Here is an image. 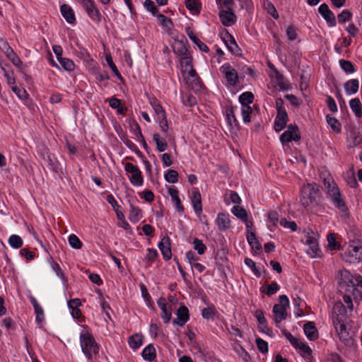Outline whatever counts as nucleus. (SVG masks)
I'll return each instance as SVG.
<instances>
[{
	"instance_id": "a18cd8bd",
	"label": "nucleus",
	"mask_w": 362,
	"mask_h": 362,
	"mask_svg": "<svg viewBox=\"0 0 362 362\" xmlns=\"http://www.w3.org/2000/svg\"><path fill=\"white\" fill-rule=\"evenodd\" d=\"M160 21V24L167 28L168 30H171L174 26L172 20L162 13H159L156 16Z\"/></svg>"
},
{
	"instance_id": "603ef678",
	"label": "nucleus",
	"mask_w": 362,
	"mask_h": 362,
	"mask_svg": "<svg viewBox=\"0 0 362 362\" xmlns=\"http://www.w3.org/2000/svg\"><path fill=\"white\" fill-rule=\"evenodd\" d=\"M165 180L170 183H176L178 182V173L172 169L168 170L164 175Z\"/></svg>"
},
{
	"instance_id": "9d476101",
	"label": "nucleus",
	"mask_w": 362,
	"mask_h": 362,
	"mask_svg": "<svg viewBox=\"0 0 362 362\" xmlns=\"http://www.w3.org/2000/svg\"><path fill=\"white\" fill-rule=\"evenodd\" d=\"M221 38L228 49L235 56H241L242 50L238 45L234 37L225 30V33L222 34Z\"/></svg>"
},
{
	"instance_id": "473e14b6",
	"label": "nucleus",
	"mask_w": 362,
	"mask_h": 362,
	"mask_svg": "<svg viewBox=\"0 0 362 362\" xmlns=\"http://www.w3.org/2000/svg\"><path fill=\"white\" fill-rule=\"evenodd\" d=\"M346 93L348 95L355 94L358 91L359 81L358 79H350L344 85Z\"/></svg>"
},
{
	"instance_id": "4be33fe9",
	"label": "nucleus",
	"mask_w": 362,
	"mask_h": 362,
	"mask_svg": "<svg viewBox=\"0 0 362 362\" xmlns=\"http://www.w3.org/2000/svg\"><path fill=\"white\" fill-rule=\"evenodd\" d=\"M349 148H354L362 144V134L355 129H351L347 134Z\"/></svg>"
},
{
	"instance_id": "b1692460",
	"label": "nucleus",
	"mask_w": 362,
	"mask_h": 362,
	"mask_svg": "<svg viewBox=\"0 0 362 362\" xmlns=\"http://www.w3.org/2000/svg\"><path fill=\"white\" fill-rule=\"evenodd\" d=\"M247 240L251 247L252 250L256 253L262 252V247L259 240H257L255 232H248L246 234Z\"/></svg>"
},
{
	"instance_id": "09e8293b",
	"label": "nucleus",
	"mask_w": 362,
	"mask_h": 362,
	"mask_svg": "<svg viewBox=\"0 0 362 362\" xmlns=\"http://www.w3.org/2000/svg\"><path fill=\"white\" fill-rule=\"evenodd\" d=\"M339 65H340L341 69L346 74H351V73L355 72V71H356L353 63L350 61L345 60V59H340Z\"/></svg>"
},
{
	"instance_id": "20e7f679",
	"label": "nucleus",
	"mask_w": 362,
	"mask_h": 362,
	"mask_svg": "<svg viewBox=\"0 0 362 362\" xmlns=\"http://www.w3.org/2000/svg\"><path fill=\"white\" fill-rule=\"evenodd\" d=\"M342 257L350 263L362 260V243L359 240L356 245H349Z\"/></svg>"
},
{
	"instance_id": "423d86ee",
	"label": "nucleus",
	"mask_w": 362,
	"mask_h": 362,
	"mask_svg": "<svg viewBox=\"0 0 362 362\" xmlns=\"http://www.w3.org/2000/svg\"><path fill=\"white\" fill-rule=\"evenodd\" d=\"M301 139L298 127L296 124H291L287 127V130L280 136V141L283 145L291 141H299Z\"/></svg>"
},
{
	"instance_id": "680f3d73",
	"label": "nucleus",
	"mask_w": 362,
	"mask_h": 362,
	"mask_svg": "<svg viewBox=\"0 0 362 362\" xmlns=\"http://www.w3.org/2000/svg\"><path fill=\"white\" fill-rule=\"evenodd\" d=\"M352 18V13L349 10H344L337 15V19L339 23H344L349 21Z\"/></svg>"
},
{
	"instance_id": "a878e982",
	"label": "nucleus",
	"mask_w": 362,
	"mask_h": 362,
	"mask_svg": "<svg viewBox=\"0 0 362 362\" xmlns=\"http://www.w3.org/2000/svg\"><path fill=\"white\" fill-rule=\"evenodd\" d=\"M192 203L196 214L199 216L202 212V204L201 194L197 189L192 192Z\"/></svg>"
},
{
	"instance_id": "f257e3e1",
	"label": "nucleus",
	"mask_w": 362,
	"mask_h": 362,
	"mask_svg": "<svg viewBox=\"0 0 362 362\" xmlns=\"http://www.w3.org/2000/svg\"><path fill=\"white\" fill-rule=\"evenodd\" d=\"M322 193L320 185L315 182L303 185L300 189V201L301 204L307 208L309 206L318 203L320 201Z\"/></svg>"
},
{
	"instance_id": "79ce46f5",
	"label": "nucleus",
	"mask_w": 362,
	"mask_h": 362,
	"mask_svg": "<svg viewBox=\"0 0 362 362\" xmlns=\"http://www.w3.org/2000/svg\"><path fill=\"white\" fill-rule=\"evenodd\" d=\"M4 54L18 68L21 67L23 64L22 61L13 49H7V51Z\"/></svg>"
},
{
	"instance_id": "58836bf2",
	"label": "nucleus",
	"mask_w": 362,
	"mask_h": 362,
	"mask_svg": "<svg viewBox=\"0 0 362 362\" xmlns=\"http://www.w3.org/2000/svg\"><path fill=\"white\" fill-rule=\"evenodd\" d=\"M186 8L190 11L192 14H199L202 8L201 3L197 0H186Z\"/></svg>"
},
{
	"instance_id": "dca6fc26",
	"label": "nucleus",
	"mask_w": 362,
	"mask_h": 362,
	"mask_svg": "<svg viewBox=\"0 0 362 362\" xmlns=\"http://www.w3.org/2000/svg\"><path fill=\"white\" fill-rule=\"evenodd\" d=\"M157 303L162 311L160 316L163 320V322L165 324L168 323L172 317V310L170 308L169 309L168 308V304L166 303L165 298L163 297H160L158 300Z\"/></svg>"
},
{
	"instance_id": "39448f33",
	"label": "nucleus",
	"mask_w": 362,
	"mask_h": 362,
	"mask_svg": "<svg viewBox=\"0 0 362 362\" xmlns=\"http://www.w3.org/2000/svg\"><path fill=\"white\" fill-rule=\"evenodd\" d=\"M220 71L226 79L227 86H235L238 85L239 83L238 74L236 69L229 63L223 64L220 68Z\"/></svg>"
},
{
	"instance_id": "2eb2a0df",
	"label": "nucleus",
	"mask_w": 362,
	"mask_h": 362,
	"mask_svg": "<svg viewBox=\"0 0 362 362\" xmlns=\"http://www.w3.org/2000/svg\"><path fill=\"white\" fill-rule=\"evenodd\" d=\"M288 121V115L286 111H278L274 119V129L276 132L283 130Z\"/></svg>"
},
{
	"instance_id": "7c9ffc66",
	"label": "nucleus",
	"mask_w": 362,
	"mask_h": 362,
	"mask_svg": "<svg viewBox=\"0 0 362 362\" xmlns=\"http://www.w3.org/2000/svg\"><path fill=\"white\" fill-rule=\"evenodd\" d=\"M49 262L52 269L54 271L57 276L62 279L64 284H66L68 281V279L62 272L59 264L53 259V257L51 255H49Z\"/></svg>"
},
{
	"instance_id": "e2e57ef3",
	"label": "nucleus",
	"mask_w": 362,
	"mask_h": 362,
	"mask_svg": "<svg viewBox=\"0 0 362 362\" xmlns=\"http://www.w3.org/2000/svg\"><path fill=\"white\" fill-rule=\"evenodd\" d=\"M11 89L20 99L26 100L28 98L29 95L24 88L13 86Z\"/></svg>"
},
{
	"instance_id": "7ed1b4c3",
	"label": "nucleus",
	"mask_w": 362,
	"mask_h": 362,
	"mask_svg": "<svg viewBox=\"0 0 362 362\" xmlns=\"http://www.w3.org/2000/svg\"><path fill=\"white\" fill-rule=\"evenodd\" d=\"M288 307L289 300L287 296H279V303L275 304L273 307V313L274 314V322L276 324H279L282 320H286L287 317L286 308Z\"/></svg>"
},
{
	"instance_id": "412c9836",
	"label": "nucleus",
	"mask_w": 362,
	"mask_h": 362,
	"mask_svg": "<svg viewBox=\"0 0 362 362\" xmlns=\"http://www.w3.org/2000/svg\"><path fill=\"white\" fill-rule=\"evenodd\" d=\"M224 114L226 115V121L228 125H230L231 127H235L237 129H239L240 124L235 115L234 107L231 105L226 107Z\"/></svg>"
},
{
	"instance_id": "393cba45",
	"label": "nucleus",
	"mask_w": 362,
	"mask_h": 362,
	"mask_svg": "<svg viewBox=\"0 0 362 362\" xmlns=\"http://www.w3.org/2000/svg\"><path fill=\"white\" fill-rule=\"evenodd\" d=\"M185 31H186V33L188 35L189 38L192 41L193 43H194L199 47V49L201 51L206 52V53L209 52V49L208 46L205 43L202 42L195 35V34L194 33V32L191 29V28H189V27L186 28Z\"/></svg>"
},
{
	"instance_id": "72a5a7b5",
	"label": "nucleus",
	"mask_w": 362,
	"mask_h": 362,
	"mask_svg": "<svg viewBox=\"0 0 362 362\" xmlns=\"http://www.w3.org/2000/svg\"><path fill=\"white\" fill-rule=\"evenodd\" d=\"M153 141L156 143V149L158 152H163L168 147V144L166 140L161 137L160 135L158 133H154L153 134Z\"/></svg>"
},
{
	"instance_id": "c85d7f7f",
	"label": "nucleus",
	"mask_w": 362,
	"mask_h": 362,
	"mask_svg": "<svg viewBox=\"0 0 362 362\" xmlns=\"http://www.w3.org/2000/svg\"><path fill=\"white\" fill-rule=\"evenodd\" d=\"M280 288L279 285L276 281L269 284L266 281L264 286L260 288L261 293H265L268 296L275 294Z\"/></svg>"
},
{
	"instance_id": "a19ab883",
	"label": "nucleus",
	"mask_w": 362,
	"mask_h": 362,
	"mask_svg": "<svg viewBox=\"0 0 362 362\" xmlns=\"http://www.w3.org/2000/svg\"><path fill=\"white\" fill-rule=\"evenodd\" d=\"M340 282H346L347 284L353 283L355 287L362 288V276L356 274L355 276L349 275L347 278L341 279Z\"/></svg>"
},
{
	"instance_id": "9b49d317",
	"label": "nucleus",
	"mask_w": 362,
	"mask_h": 362,
	"mask_svg": "<svg viewBox=\"0 0 362 362\" xmlns=\"http://www.w3.org/2000/svg\"><path fill=\"white\" fill-rule=\"evenodd\" d=\"M339 289L342 292H349V294L354 298L356 302L362 300V292L353 283L347 284L346 282L339 283Z\"/></svg>"
},
{
	"instance_id": "f8f14e48",
	"label": "nucleus",
	"mask_w": 362,
	"mask_h": 362,
	"mask_svg": "<svg viewBox=\"0 0 362 362\" xmlns=\"http://www.w3.org/2000/svg\"><path fill=\"white\" fill-rule=\"evenodd\" d=\"M319 13L326 21L329 27H334L337 25L336 17L334 13L329 8L327 4L324 3L318 8Z\"/></svg>"
},
{
	"instance_id": "c03bdc74",
	"label": "nucleus",
	"mask_w": 362,
	"mask_h": 362,
	"mask_svg": "<svg viewBox=\"0 0 362 362\" xmlns=\"http://www.w3.org/2000/svg\"><path fill=\"white\" fill-rule=\"evenodd\" d=\"M151 105L153 108L156 114L158 115V118L163 117V115H166L165 110L156 98H153L152 100H151Z\"/></svg>"
},
{
	"instance_id": "c756f323",
	"label": "nucleus",
	"mask_w": 362,
	"mask_h": 362,
	"mask_svg": "<svg viewBox=\"0 0 362 362\" xmlns=\"http://www.w3.org/2000/svg\"><path fill=\"white\" fill-rule=\"evenodd\" d=\"M141 356L147 361L153 362L156 357V351L153 344L147 345L142 351Z\"/></svg>"
},
{
	"instance_id": "f3484780",
	"label": "nucleus",
	"mask_w": 362,
	"mask_h": 362,
	"mask_svg": "<svg viewBox=\"0 0 362 362\" xmlns=\"http://www.w3.org/2000/svg\"><path fill=\"white\" fill-rule=\"evenodd\" d=\"M299 354L304 358L306 362H313V357L312 355V349L305 343L299 341L298 346L294 347Z\"/></svg>"
},
{
	"instance_id": "69168bd1",
	"label": "nucleus",
	"mask_w": 362,
	"mask_h": 362,
	"mask_svg": "<svg viewBox=\"0 0 362 362\" xmlns=\"http://www.w3.org/2000/svg\"><path fill=\"white\" fill-rule=\"evenodd\" d=\"M340 340L346 346H351L353 344V339L349 337V332H338Z\"/></svg>"
},
{
	"instance_id": "6e6552de",
	"label": "nucleus",
	"mask_w": 362,
	"mask_h": 362,
	"mask_svg": "<svg viewBox=\"0 0 362 362\" xmlns=\"http://www.w3.org/2000/svg\"><path fill=\"white\" fill-rule=\"evenodd\" d=\"M124 170L132 175L129 177L130 182L134 186H141L144 183L142 174L139 168L132 163H127L124 165Z\"/></svg>"
},
{
	"instance_id": "13d9d810",
	"label": "nucleus",
	"mask_w": 362,
	"mask_h": 362,
	"mask_svg": "<svg viewBox=\"0 0 362 362\" xmlns=\"http://www.w3.org/2000/svg\"><path fill=\"white\" fill-rule=\"evenodd\" d=\"M253 110L252 107H241V113L244 123H250L251 121V115Z\"/></svg>"
},
{
	"instance_id": "0e129e2a",
	"label": "nucleus",
	"mask_w": 362,
	"mask_h": 362,
	"mask_svg": "<svg viewBox=\"0 0 362 362\" xmlns=\"http://www.w3.org/2000/svg\"><path fill=\"white\" fill-rule=\"evenodd\" d=\"M244 262L245 264L252 269L257 277L261 276V273L259 269L257 268L255 262L252 259L246 257Z\"/></svg>"
},
{
	"instance_id": "f03ea898",
	"label": "nucleus",
	"mask_w": 362,
	"mask_h": 362,
	"mask_svg": "<svg viewBox=\"0 0 362 362\" xmlns=\"http://www.w3.org/2000/svg\"><path fill=\"white\" fill-rule=\"evenodd\" d=\"M80 343L83 353L89 360L92 358V354H98L99 346L95 338L88 332L81 334Z\"/></svg>"
},
{
	"instance_id": "338daca9",
	"label": "nucleus",
	"mask_w": 362,
	"mask_h": 362,
	"mask_svg": "<svg viewBox=\"0 0 362 362\" xmlns=\"http://www.w3.org/2000/svg\"><path fill=\"white\" fill-rule=\"evenodd\" d=\"M279 223L283 227L290 228L293 232L296 231L298 229V226L295 221H288L285 218H282L279 221Z\"/></svg>"
},
{
	"instance_id": "aec40b11",
	"label": "nucleus",
	"mask_w": 362,
	"mask_h": 362,
	"mask_svg": "<svg viewBox=\"0 0 362 362\" xmlns=\"http://www.w3.org/2000/svg\"><path fill=\"white\" fill-rule=\"evenodd\" d=\"M303 331L307 338L310 341H315L319 337L318 331L313 322H307L303 325Z\"/></svg>"
},
{
	"instance_id": "f704fd0d",
	"label": "nucleus",
	"mask_w": 362,
	"mask_h": 362,
	"mask_svg": "<svg viewBox=\"0 0 362 362\" xmlns=\"http://www.w3.org/2000/svg\"><path fill=\"white\" fill-rule=\"evenodd\" d=\"M143 335L141 334H134L128 339V344L132 349H138L143 344Z\"/></svg>"
},
{
	"instance_id": "4c0bfd02",
	"label": "nucleus",
	"mask_w": 362,
	"mask_h": 362,
	"mask_svg": "<svg viewBox=\"0 0 362 362\" xmlns=\"http://www.w3.org/2000/svg\"><path fill=\"white\" fill-rule=\"evenodd\" d=\"M350 107L352 112L355 114L358 118L362 117V105L358 98H353L349 102Z\"/></svg>"
},
{
	"instance_id": "ddd939ff",
	"label": "nucleus",
	"mask_w": 362,
	"mask_h": 362,
	"mask_svg": "<svg viewBox=\"0 0 362 362\" xmlns=\"http://www.w3.org/2000/svg\"><path fill=\"white\" fill-rule=\"evenodd\" d=\"M158 247L165 261L172 258L171 240L168 235H166L161 239L158 243Z\"/></svg>"
},
{
	"instance_id": "e433bc0d",
	"label": "nucleus",
	"mask_w": 362,
	"mask_h": 362,
	"mask_svg": "<svg viewBox=\"0 0 362 362\" xmlns=\"http://www.w3.org/2000/svg\"><path fill=\"white\" fill-rule=\"evenodd\" d=\"M254 94L250 91H246L243 93L239 96V102L241 104V107H250V104H252L254 101Z\"/></svg>"
},
{
	"instance_id": "a211bd4d",
	"label": "nucleus",
	"mask_w": 362,
	"mask_h": 362,
	"mask_svg": "<svg viewBox=\"0 0 362 362\" xmlns=\"http://www.w3.org/2000/svg\"><path fill=\"white\" fill-rule=\"evenodd\" d=\"M219 18L221 23L227 27L233 25L236 21V16L233 11H221L219 12Z\"/></svg>"
},
{
	"instance_id": "de8ad7c7",
	"label": "nucleus",
	"mask_w": 362,
	"mask_h": 362,
	"mask_svg": "<svg viewBox=\"0 0 362 362\" xmlns=\"http://www.w3.org/2000/svg\"><path fill=\"white\" fill-rule=\"evenodd\" d=\"M264 7L267 11V13L271 15L274 19L276 20L279 18V16L274 5L270 1L267 0L264 3Z\"/></svg>"
},
{
	"instance_id": "6e6d98bb",
	"label": "nucleus",
	"mask_w": 362,
	"mask_h": 362,
	"mask_svg": "<svg viewBox=\"0 0 362 362\" xmlns=\"http://www.w3.org/2000/svg\"><path fill=\"white\" fill-rule=\"evenodd\" d=\"M194 249L197 251L199 255H203L206 250V246L203 243L202 240L197 238L193 240Z\"/></svg>"
},
{
	"instance_id": "3c124183",
	"label": "nucleus",
	"mask_w": 362,
	"mask_h": 362,
	"mask_svg": "<svg viewBox=\"0 0 362 362\" xmlns=\"http://www.w3.org/2000/svg\"><path fill=\"white\" fill-rule=\"evenodd\" d=\"M58 61L64 70L68 71H71L74 70L75 64L71 59L62 57L60 58Z\"/></svg>"
},
{
	"instance_id": "774afa93",
	"label": "nucleus",
	"mask_w": 362,
	"mask_h": 362,
	"mask_svg": "<svg viewBox=\"0 0 362 362\" xmlns=\"http://www.w3.org/2000/svg\"><path fill=\"white\" fill-rule=\"evenodd\" d=\"M333 325L338 332H347L346 325L339 317H337L336 319H333Z\"/></svg>"
},
{
	"instance_id": "864d4df0",
	"label": "nucleus",
	"mask_w": 362,
	"mask_h": 362,
	"mask_svg": "<svg viewBox=\"0 0 362 362\" xmlns=\"http://www.w3.org/2000/svg\"><path fill=\"white\" fill-rule=\"evenodd\" d=\"M141 209L135 206L132 204H130V214H129V220L132 222H137L139 219V216L141 215Z\"/></svg>"
},
{
	"instance_id": "bf43d9fd",
	"label": "nucleus",
	"mask_w": 362,
	"mask_h": 362,
	"mask_svg": "<svg viewBox=\"0 0 362 362\" xmlns=\"http://www.w3.org/2000/svg\"><path fill=\"white\" fill-rule=\"evenodd\" d=\"M69 243L74 249H81L83 246L82 242L75 234H71L69 235Z\"/></svg>"
},
{
	"instance_id": "ea45409f",
	"label": "nucleus",
	"mask_w": 362,
	"mask_h": 362,
	"mask_svg": "<svg viewBox=\"0 0 362 362\" xmlns=\"http://www.w3.org/2000/svg\"><path fill=\"white\" fill-rule=\"evenodd\" d=\"M173 50L175 54L182 57L188 55L189 54L186 45L182 41L176 42L173 47Z\"/></svg>"
},
{
	"instance_id": "5701e85b",
	"label": "nucleus",
	"mask_w": 362,
	"mask_h": 362,
	"mask_svg": "<svg viewBox=\"0 0 362 362\" xmlns=\"http://www.w3.org/2000/svg\"><path fill=\"white\" fill-rule=\"evenodd\" d=\"M60 11L68 23L74 24L76 23L75 13L69 5L62 4L60 6Z\"/></svg>"
},
{
	"instance_id": "1a4fd4ad",
	"label": "nucleus",
	"mask_w": 362,
	"mask_h": 362,
	"mask_svg": "<svg viewBox=\"0 0 362 362\" xmlns=\"http://www.w3.org/2000/svg\"><path fill=\"white\" fill-rule=\"evenodd\" d=\"M329 198L333 205L340 211L345 212L348 210L345 201L342 198V195L338 187H332L327 193Z\"/></svg>"
},
{
	"instance_id": "2f4dec72",
	"label": "nucleus",
	"mask_w": 362,
	"mask_h": 362,
	"mask_svg": "<svg viewBox=\"0 0 362 362\" xmlns=\"http://www.w3.org/2000/svg\"><path fill=\"white\" fill-rule=\"evenodd\" d=\"M218 228L221 231L226 230L230 225V219L228 214L219 213L216 220Z\"/></svg>"
},
{
	"instance_id": "052dcab7",
	"label": "nucleus",
	"mask_w": 362,
	"mask_h": 362,
	"mask_svg": "<svg viewBox=\"0 0 362 362\" xmlns=\"http://www.w3.org/2000/svg\"><path fill=\"white\" fill-rule=\"evenodd\" d=\"M255 343L257 344L258 350L262 354H267L268 352V343L266 341L263 340L260 337H257L255 339Z\"/></svg>"
},
{
	"instance_id": "8fccbe9b",
	"label": "nucleus",
	"mask_w": 362,
	"mask_h": 362,
	"mask_svg": "<svg viewBox=\"0 0 362 362\" xmlns=\"http://www.w3.org/2000/svg\"><path fill=\"white\" fill-rule=\"evenodd\" d=\"M23 240L18 235H12L8 238V244L14 249H18L23 245Z\"/></svg>"
},
{
	"instance_id": "0eeeda50",
	"label": "nucleus",
	"mask_w": 362,
	"mask_h": 362,
	"mask_svg": "<svg viewBox=\"0 0 362 362\" xmlns=\"http://www.w3.org/2000/svg\"><path fill=\"white\" fill-rule=\"evenodd\" d=\"M82 5L89 18L97 25H99L102 15L94 0H81Z\"/></svg>"
},
{
	"instance_id": "c9c22d12",
	"label": "nucleus",
	"mask_w": 362,
	"mask_h": 362,
	"mask_svg": "<svg viewBox=\"0 0 362 362\" xmlns=\"http://www.w3.org/2000/svg\"><path fill=\"white\" fill-rule=\"evenodd\" d=\"M219 313L214 305H211L202 310V316L206 320H214L215 317H218Z\"/></svg>"
},
{
	"instance_id": "cd10ccee",
	"label": "nucleus",
	"mask_w": 362,
	"mask_h": 362,
	"mask_svg": "<svg viewBox=\"0 0 362 362\" xmlns=\"http://www.w3.org/2000/svg\"><path fill=\"white\" fill-rule=\"evenodd\" d=\"M168 192L170 195L172 201L175 202L177 211L179 213L183 212L185 208L181 203L180 199L179 198V191L176 188L169 187Z\"/></svg>"
},
{
	"instance_id": "bb28decb",
	"label": "nucleus",
	"mask_w": 362,
	"mask_h": 362,
	"mask_svg": "<svg viewBox=\"0 0 362 362\" xmlns=\"http://www.w3.org/2000/svg\"><path fill=\"white\" fill-rule=\"evenodd\" d=\"M109 105L112 108L117 110L119 115H124L127 112V107L122 103V100L112 97L108 99Z\"/></svg>"
},
{
	"instance_id": "5fc2aeb1",
	"label": "nucleus",
	"mask_w": 362,
	"mask_h": 362,
	"mask_svg": "<svg viewBox=\"0 0 362 362\" xmlns=\"http://www.w3.org/2000/svg\"><path fill=\"white\" fill-rule=\"evenodd\" d=\"M144 6L154 16H157V15L160 13H158L157 6L152 0H146L144 3Z\"/></svg>"
},
{
	"instance_id": "49530a36",
	"label": "nucleus",
	"mask_w": 362,
	"mask_h": 362,
	"mask_svg": "<svg viewBox=\"0 0 362 362\" xmlns=\"http://www.w3.org/2000/svg\"><path fill=\"white\" fill-rule=\"evenodd\" d=\"M233 214L242 221H245L247 217V211L240 206H235L232 209Z\"/></svg>"
},
{
	"instance_id": "4d7b16f0",
	"label": "nucleus",
	"mask_w": 362,
	"mask_h": 362,
	"mask_svg": "<svg viewBox=\"0 0 362 362\" xmlns=\"http://www.w3.org/2000/svg\"><path fill=\"white\" fill-rule=\"evenodd\" d=\"M328 247L330 250H339L340 244L336 240L335 235L334 233L327 235Z\"/></svg>"
},
{
	"instance_id": "4468645a",
	"label": "nucleus",
	"mask_w": 362,
	"mask_h": 362,
	"mask_svg": "<svg viewBox=\"0 0 362 362\" xmlns=\"http://www.w3.org/2000/svg\"><path fill=\"white\" fill-rule=\"evenodd\" d=\"M176 315L177 318L174 319L173 323L178 325L180 327H183L185 324L189 320V310L184 305L180 306L177 310Z\"/></svg>"
},
{
	"instance_id": "37998d69",
	"label": "nucleus",
	"mask_w": 362,
	"mask_h": 362,
	"mask_svg": "<svg viewBox=\"0 0 362 362\" xmlns=\"http://www.w3.org/2000/svg\"><path fill=\"white\" fill-rule=\"evenodd\" d=\"M327 124L332 127V130L336 133H340L341 131V123L335 117L327 115L326 116Z\"/></svg>"
},
{
	"instance_id": "6ab92c4d",
	"label": "nucleus",
	"mask_w": 362,
	"mask_h": 362,
	"mask_svg": "<svg viewBox=\"0 0 362 362\" xmlns=\"http://www.w3.org/2000/svg\"><path fill=\"white\" fill-rule=\"evenodd\" d=\"M44 160L47 163V167L55 173H62L60 163L54 154L47 153L46 156H43Z\"/></svg>"
}]
</instances>
